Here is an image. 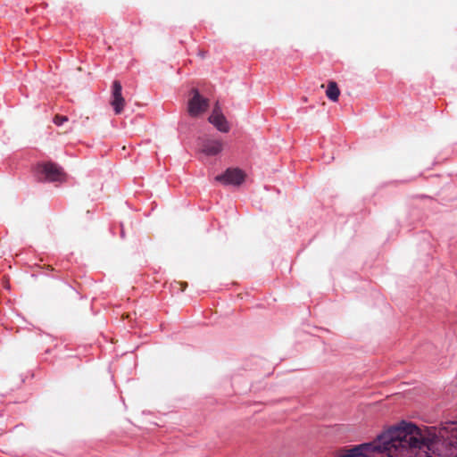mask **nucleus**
Returning <instances> with one entry per match:
<instances>
[{
  "label": "nucleus",
  "mask_w": 457,
  "mask_h": 457,
  "mask_svg": "<svg viewBox=\"0 0 457 457\" xmlns=\"http://www.w3.org/2000/svg\"><path fill=\"white\" fill-rule=\"evenodd\" d=\"M342 457H457V421L424 429L402 422Z\"/></svg>",
  "instance_id": "nucleus-1"
},
{
  "label": "nucleus",
  "mask_w": 457,
  "mask_h": 457,
  "mask_svg": "<svg viewBox=\"0 0 457 457\" xmlns=\"http://www.w3.org/2000/svg\"><path fill=\"white\" fill-rule=\"evenodd\" d=\"M191 93L193 96L188 102L187 110L190 116L196 117L207 110L209 101L207 98L203 97L195 88H193Z\"/></svg>",
  "instance_id": "nucleus-2"
},
{
  "label": "nucleus",
  "mask_w": 457,
  "mask_h": 457,
  "mask_svg": "<svg viewBox=\"0 0 457 457\" xmlns=\"http://www.w3.org/2000/svg\"><path fill=\"white\" fill-rule=\"evenodd\" d=\"M245 179V173L238 168L227 169L223 174L215 177V179L224 185H241Z\"/></svg>",
  "instance_id": "nucleus-3"
},
{
  "label": "nucleus",
  "mask_w": 457,
  "mask_h": 457,
  "mask_svg": "<svg viewBox=\"0 0 457 457\" xmlns=\"http://www.w3.org/2000/svg\"><path fill=\"white\" fill-rule=\"evenodd\" d=\"M223 149V142L219 139L203 138L200 143V150L208 156L219 154Z\"/></svg>",
  "instance_id": "nucleus-4"
},
{
  "label": "nucleus",
  "mask_w": 457,
  "mask_h": 457,
  "mask_svg": "<svg viewBox=\"0 0 457 457\" xmlns=\"http://www.w3.org/2000/svg\"><path fill=\"white\" fill-rule=\"evenodd\" d=\"M122 87L120 81L114 80L112 83V101L111 105L114 109L115 114H120L125 106V99L121 95Z\"/></svg>",
  "instance_id": "nucleus-5"
},
{
  "label": "nucleus",
  "mask_w": 457,
  "mask_h": 457,
  "mask_svg": "<svg viewBox=\"0 0 457 457\" xmlns=\"http://www.w3.org/2000/svg\"><path fill=\"white\" fill-rule=\"evenodd\" d=\"M40 172L45 175V179L48 181H61L64 177L61 168L52 162L40 165Z\"/></svg>",
  "instance_id": "nucleus-6"
},
{
  "label": "nucleus",
  "mask_w": 457,
  "mask_h": 457,
  "mask_svg": "<svg viewBox=\"0 0 457 457\" xmlns=\"http://www.w3.org/2000/svg\"><path fill=\"white\" fill-rule=\"evenodd\" d=\"M209 121L220 132L227 133L229 131V125L225 116L220 112L218 106H216L212 113L209 117Z\"/></svg>",
  "instance_id": "nucleus-7"
},
{
  "label": "nucleus",
  "mask_w": 457,
  "mask_h": 457,
  "mask_svg": "<svg viewBox=\"0 0 457 457\" xmlns=\"http://www.w3.org/2000/svg\"><path fill=\"white\" fill-rule=\"evenodd\" d=\"M340 90L337 87V84L335 81H329L326 90L327 97L333 102H337L338 100Z\"/></svg>",
  "instance_id": "nucleus-8"
},
{
  "label": "nucleus",
  "mask_w": 457,
  "mask_h": 457,
  "mask_svg": "<svg viewBox=\"0 0 457 457\" xmlns=\"http://www.w3.org/2000/svg\"><path fill=\"white\" fill-rule=\"evenodd\" d=\"M54 123L56 125V126H61L62 125L64 122L68 121V117L67 116H63V115H59V114H56L54 117Z\"/></svg>",
  "instance_id": "nucleus-9"
},
{
  "label": "nucleus",
  "mask_w": 457,
  "mask_h": 457,
  "mask_svg": "<svg viewBox=\"0 0 457 457\" xmlns=\"http://www.w3.org/2000/svg\"><path fill=\"white\" fill-rule=\"evenodd\" d=\"M177 285L180 286V289L181 291H184L187 287V283H184V282H178Z\"/></svg>",
  "instance_id": "nucleus-10"
}]
</instances>
